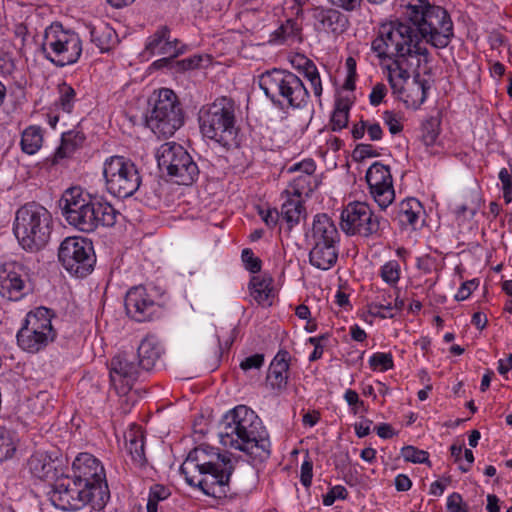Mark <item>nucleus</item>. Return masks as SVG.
Listing matches in <instances>:
<instances>
[{
	"instance_id": "nucleus-15",
	"label": "nucleus",
	"mask_w": 512,
	"mask_h": 512,
	"mask_svg": "<svg viewBox=\"0 0 512 512\" xmlns=\"http://www.w3.org/2000/svg\"><path fill=\"white\" fill-rule=\"evenodd\" d=\"M58 258L71 275L79 278L89 275L96 263L92 242L82 237L65 238L58 249Z\"/></svg>"
},
{
	"instance_id": "nucleus-64",
	"label": "nucleus",
	"mask_w": 512,
	"mask_h": 512,
	"mask_svg": "<svg viewBox=\"0 0 512 512\" xmlns=\"http://www.w3.org/2000/svg\"><path fill=\"white\" fill-rule=\"evenodd\" d=\"M384 120L391 134L395 135L403 130L402 124L396 119L393 112L385 111Z\"/></svg>"
},
{
	"instance_id": "nucleus-12",
	"label": "nucleus",
	"mask_w": 512,
	"mask_h": 512,
	"mask_svg": "<svg viewBox=\"0 0 512 512\" xmlns=\"http://www.w3.org/2000/svg\"><path fill=\"white\" fill-rule=\"evenodd\" d=\"M415 37V29L411 22L399 20L380 25L378 34L371 43V50L380 60L405 58L409 54V43Z\"/></svg>"
},
{
	"instance_id": "nucleus-34",
	"label": "nucleus",
	"mask_w": 512,
	"mask_h": 512,
	"mask_svg": "<svg viewBox=\"0 0 512 512\" xmlns=\"http://www.w3.org/2000/svg\"><path fill=\"white\" fill-rule=\"evenodd\" d=\"M91 42L94 43L101 52L111 50L118 43V36L115 30L107 23L100 22L97 25L90 26Z\"/></svg>"
},
{
	"instance_id": "nucleus-21",
	"label": "nucleus",
	"mask_w": 512,
	"mask_h": 512,
	"mask_svg": "<svg viewBox=\"0 0 512 512\" xmlns=\"http://www.w3.org/2000/svg\"><path fill=\"white\" fill-rule=\"evenodd\" d=\"M314 29L318 32L343 34L350 25L348 16L335 7L316 6L311 9Z\"/></svg>"
},
{
	"instance_id": "nucleus-19",
	"label": "nucleus",
	"mask_w": 512,
	"mask_h": 512,
	"mask_svg": "<svg viewBox=\"0 0 512 512\" xmlns=\"http://www.w3.org/2000/svg\"><path fill=\"white\" fill-rule=\"evenodd\" d=\"M124 306L127 316L140 323L152 321L161 312V305L142 285L134 286L127 291Z\"/></svg>"
},
{
	"instance_id": "nucleus-60",
	"label": "nucleus",
	"mask_w": 512,
	"mask_h": 512,
	"mask_svg": "<svg viewBox=\"0 0 512 512\" xmlns=\"http://www.w3.org/2000/svg\"><path fill=\"white\" fill-rule=\"evenodd\" d=\"M391 294L389 292H384L376 297V300L372 302L369 307L371 309H384L386 311H392L393 305L390 301Z\"/></svg>"
},
{
	"instance_id": "nucleus-13",
	"label": "nucleus",
	"mask_w": 512,
	"mask_h": 512,
	"mask_svg": "<svg viewBox=\"0 0 512 512\" xmlns=\"http://www.w3.org/2000/svg\"><path fill=\"white\" fill-rule=\"evenodd\" d=\"M51 503L64 511H76L89 505L95 511H102L105 506L97 504L93 492L84 488L72 475L61 472L49 492Z\"/></svg>"
},
{
	"instance_id": "nucleus-46",
	"label": "nucleus",
	"mask_w": 512,
	"mask_h": 512,
	"mask_svg": "<svg viewBox=\"0 0 512 512\" xmlns=\"http://www.w3.org/2000/svg\"><path fill=\"white\" fill-rule=\"evenodd\" d=\"M380 276L384 282L394 287L400 279V264L397 260L386 262L380 269Z\"/></svg>"
},
{
	"instance_id": "nucleus-52",
	"label": "nucleus",
	"mask_w": 512,
	"mask_h": 512,
	"mask_svg": "<svg viewBox=\"0 0 512 512\" xmlns=\"http://www.w3.org/2000/svg\"><path fill=\"white\" fill-rule=\"evenodd\" d=\"M264 359V354L256 353L243 359L239 366L245 373L251 370H260L264 365Z\"/></svg>"
},
{
	"instance_id": "nucleus-1",
	"label": "nucleus",
	"mask_w": 512,
	"mask_h": 512,
	"mask_svg": "<svg viewBox=\"0 0 512 512\" xmlns=\"http://www.w3.org/2000/svg\"><path fill=\"white\" fill-rule=\"evenodd\" d=\"M180 471L186 482L199 488L205 495L226 498L233 494L230 488L234 463L231 454L221 453L219 448L200 445L191 450Z\"/></svg>"
},
{
	"instance_id": "nucleus-59",
	"label": "nucleus",
	"mask_w": 512,
	"mask_h": 512,
	"mask_svg": "<svg viewBox=\"0 0 512 512\" xmlns=\"http://www.w3.org/2000/svg\"><path fill=\"white\" fill-rule=\"evenodd\" d=\"M316 170L315 162L312 159H305L289 168V172H302L301 175H313Z\"/></svg>"
},
{
	"instance_id": "nucleus-39",
	"label": "nucleus",
	"mask_w": 512,
	"mask_h": 512,
	"mask_svg": "<svg viewBox=\"0 0 512 512\" xmlns=\"http://www.w3.org/2000/svg\"><path fill=\"white\" fill-rule=\"evenodd\" d=\"M15 433L0 426V462L12 459L17 451Z\"/></svg>"
},
{
	"instance_id": "nucleus-44",
	"label": "nucleus",
	"mask_w": 512,
	"mask_h": 512,
	"mask_svg": "<svg viewBox=\"0 0 512 512\" xmlns=\"http://www.w3.org/2000/svg\"><path fill=\"white\" fill-rule=\"evenodd\" d=\"M349 120V106L337 103L330 119L331 129L333 131H340L345 128Z\"/></svg>"
},
{
	"instance_id": "nucleus-41",
	"label": "nucleus",
	"mask_w": 512,
	"mask_h": 512,
	"mask_svg": "<svg viewBox=\"0 0 512 512\" xmlns=\"http://www.w3.org/2000/svg\"><path fill=\"white\" fill-rule=\"evenodd\" d=\"M441 119L439 116H430L421 125V138L426 146L435 144L440 134Z\"/></svg>"
},
{
	"instance_id": "nucleus-47",
	"label": "nucleus",
	"mask_w": 512,
	"mask_h": 512,
	"mask_svg": "<svg viewBox=\"0 0 512 512\" xmlns=\"http://www.w3.org/2000/svg\"><path fill=\"white\" fill-rule=\"evenodd\" d=\"M401 455L406 462L431 465L429 461V453L425 450L418 449L415 446H404L401 449Z\"/></svg>"
},
{
	"instance_id": "nucleus-42",
	"label": "nucleus",
	"mask_w": 512,
	"mask_h": 512,
	"mask_svg": "<svg viewBox=\"0 0 512 512\" xmlns=\"http://www.w3.org/2000/svg\"><path fill=\"white\" fill-rule=\"evenodd\" d=\"M300 68L303 72L304 77L309 80L314 95L316 97H320L322 95L323 88L319 71L314 62L308 58H304V63Z\"/></svg>"
},
{
	"instance_id": "nucleus-23",
	"label": "nucleus",
	"mask_w": 512,
	"mask_h": 512,
	"mask_svg": "<svg viewBox=\"0 0 512 512\" xmlns=\"http://www.w3.org/2000/svg\"><path fill=\"white\" fill-rule=\"evenodd\" d=\"M55 454L52 452L33 454L28 461L31 473L39 479L56 482L63 472V462Z\"/></svg>"
},
{
	"instance_id": "nucleus-24",
	"label": "nucleus",
	"mask_w": 512,
	"mask_h": 512,
	"mask_svg": "<svg viewBox=\"0 0 512 512\" xmlns=\"http://www.w3.org/2000/svg\"><path fill=\"white\" fill-rule=\"evenodd\" d=\"M178 39L170 40V29L161 26L146 42L145 51L151 55L179 56L185 52V45L179 46Z\"/></svg>"
},
{
	"instance_id": "nucleus-10",
	"label": "nucleus",
	"mask_w": 512,
	"mask_h": 512,
	"mask_svg": "<svg viewBox=\"0 0 512 512\" xmlns=\"http://www.w3.org/2000/svg\"><path fill=\"white\" fill-rule=\"evenodd\" d=\"M146 123L159 137L168 138L184 124V113L175 92L168 88L158 91Z\"/></svg>"
},
{
	"instance_id": "nucleus-37",
	"label": "nucleus",
	"mask_w": 512,
	"mask_h": 512,
	"mask_svg": "<svg viewBox=\"0 0 512 512\" xmlns=\"http://www.w3.org/2000/svg\"><path fill=\"white\" fill-rule=\"evenodd\" d=\"M163 186L159 180H151L142 183L140 189L137 191L142 196V201L145 205L151 208H157L162 199Z\"/></svg>"
},
{
	"instance_id": "nucleus-30",
	"label": "nucleus",
	"mask_w": 512,
	"mask_h": 512,
	"mask_svg": "<svg viewBox=\"0 0 512 512\" xmlns=\"http://www.w3.org/2000/svg\"><path fill=\"white\" fill-rule=\"evenodd\" d=\"M273 278L271 275L264 273L251 277L248 290L250 296L262 306H271L274 297Z\"/></svg>"
},
{
	"instance_id": "nucleus-22",
	"label": "nucleus",
	"mask_w": 512,
	"mask_h": 512,
	"mask_svg": "<svg viewBox=\"0 0 512 512\" xmlns=\"http://www.w3.org/2000/svg\"><path fill=\"white\" fill-rule=\"evenodd\" d=\"M294 73L283 69H271L259 76V87L277 108H282V90L287 86Z\"/></svg>"
},
{
	"instance_id": "nucleus-7",
	"label": "nucleus",
	"mask_w": 512,
	"mask_h": 512,
	"mask_svg": "<svg viewBox=\"0 0 512 512\" xmlns=\"http://www.w3.org/2000/svg\"><path fill=\"white\" fill-rule=\"evenodd\" d=\"M41 51L44 57L57 67L75 64L82 54L79 35L64 29L61 23H52L45 29Z\"/></svg>"
},
{
	"instance_id": "nucleus-57",
	"label": "nucleus",
	"mask_w": 512,
	"mask_h": 512,
	"mask_svg": "<svg viewBox=\"0 0 512 512\" xmlns=\"http://www.w3.org/2000/svg\"><path fill=\"white\" fill-rule=\"evenodd\" d=\"M481 204V198L476 195L475 201L471 206L466 204L459 205L455 208V214L458 218L465 217V214L469 213V218L472 219L476 214Z\"/></svg>"
},
{
	"instance_id": "nucleus-14",
	"label": "nucleus",
	"mask_w": 512,
	"mask_h": 512,
	"mask_svg": "<svg viewBox=\"0 0 512 512\" xmlns=\"http://www.w3.org/2000/svg\"><path fill=\"white\" fill-rule=\"evenodd\" d=\"M72 476L84 488L93 492L95 502L104 506L110 500V491L102 463L90 453H80L72 463Z\"/></svg>"
},
{
	"instance_id": "nucleus-29",
	"label": "nucleus",
	"mask_w": 512,
	"mask_h": 512,
	"mask_svg": "<svg viewBox=\"0 0 512 512\" xmlns=\"http://www.w3.org/2000/svg\"><path fill=\"white\" fill-rule=\"evenodd\" d=\"M311 246L309 262L321 270H329L338 260L339 243H308Z\"/></svg>"
},
{
	"instance_id": "nucleus-8",
	"label": "nucleus",
	"mask_w": 512,
	"mask_h": 512,
	"mask_svg": "<svg viewBox=\"0 0 512 512\" xmlns=\"http://www.w3.org/2000/svg\"><path fill=\"white\" fill-rule=\"evenodd\" d=\"M160 171L178 185L190 186L200 175V168L190 153L176 142L162 144L156 153Z\"/></svg>"
},
{
	"instance_id": "nucleus-32",
	"label": "nucleus",
	"mask_w": 512,
	"mask_h": 512,
	"mask_svg": "<svg viewBox=\"0 0 512 512\" xmlns=\"http://www.w3.org/2000/svg\"><path fill=\"white\" fill-rule=\"evenodd\" d=\"M124 438L132 461L135 465L143 467L147 463L143 431L139 427L131 428L125 433Z\"/></svg>"
},
{
	"instance_id": "nucleus-26",
	"label": "nucleus",
	"mask_w": 512,
	"mask_h": 512,
	"mask_svg": "<svg viewBox=\"0 0 512 512\" xmlns=\"http://www.w3.org/2000/svg\"><path fill=\"white\" fill-rule=\"evenodd\" d=\"M422 212L421 203L416 198L411 197L395 206L391 210L390 216L402 229L416 230Z\"/></svg>"
},
{
	"instance_id": "nucleus-50",
	"label": "nucleus",
	"mask_w": 512,
	"mask_h": 512,
	"mask_svg": "<svg viewBox=\"0 0 512 512\" xmlns=\"http://www.w3.org/2000/svg\"><path fill=\"white\" fill-rule=\"evenodd\" d=\"M241 259L246 270L249 272L257 274L261 271L262 261L260 258L254 256V253L250 248H245L242 250Z\"/></svg>"
},
{
	"instance_id": "nucleus-58",
	"label": "nucleus",
	"mask_w": 512,
	"mask_h": 512,
	"mask_svg": "<svg viewBox=\"0 0 512 512\" xmlns=\"http://www.w3.org/2000/svg\"><path fill=\"white\" fill-rule=\"evenodd\" d=\"M478 284H479V281L477 279L468 280V281L462 283L457 294L455 295V300L463 301V300L467 299L471 295L472 291L474 289H476Z\"/></svg>"
},
{
	"instance_id": "nucleus-61",
	"label": "nucleus",
	"mask_w": 512,
	"mask_h": 512,
	"mask_svg": "<svg viewBox=\"0 0 512 512\" xmlns=\"http://www.w3.org/2000/svg\"><path fill=\"white\" fill-rule=\"evenodd\" d=\"M387 94V88L383 83H377L373 88L369 95V101L372 106H378L383 98Z\"/></svg>"
},
{
	"instance_id": "nucleus-4",
	"label": "nucleus",
	"mask_w": 512,
	"mask_h": 512,
	"mask_svg": "<svg viewBox=\"0 0 512 512\" xmlns=\"http://www.w3.org/2000/svg\"><path fill=\"white\" fill-rule=\"evenodd\" d=\"M408 20L426 44L446 48L454 37L453 21L446 9L429 0H413L407 6Z\"/></svg>"
},
{
	"instance_id": "nucleus-28",
	"label": "nucleus",
	"mask_w": 512,
	"mask_h": 512,
	"mask_svg": "<svg viewBox=\"0 0 512 512\" xmlns=\"http://www.w3.org/2000/svg\"><path fill=\"white\" fill-rule=\"evenodd\" d=\"M282 108L304 109L309 102L310 95L303 81L294 74L287 86L282 90Z\"/></svg>"
},
{
	"instance_id": "nucleus-18",
	"label": "nucleus",
	"mask_w": 512,
	"mask_h": 512,
	"mask_svg": "<svg viewBox=\"0 0 512 512\" xmlns=\"http://www.w3.org/2000/svg\"><path fill=\"white\" fill-rule=\"evenodd\" d=\"M142 374L143 371L133 351L118 353L110 360V382L118 394L129 392Z\"/></svg>"
},
{
	"instance_id": "nucleus-45",
	"label": "nucleus",
	"mask_w": 512,
	"mask_h": 512,
	"mask_svg": "<svg viewBox=\"0 0 512 512\" xmlns=\"http://www.w3.org/2000/svg\"><path fill=\"white\" fill-rule=\"evenodd\" d=\"M170 496V491L167 487L161 484H154L150 487L149 497L147 502V512H157L158 503L167 499Z\"/></svg>"
},
{
	"instance_id": "nucleus-3",
	"label": "nucleus",
	"mask_w": 512,
	"mask_h": 512,
	"mask_svg": "<svg viewBox=\"0 0 512 512\" xmlns=\"http://www.w3.org/2000/svg\"><path fill=\"white\" fill-rule=\"evenodd\" d=\"M59 206L68 224L85 233L94 232L99 226H114L119 215L110 203L90 195L81 187L65 190Z\"/></svg>"
},
{
	"instance_id": "nucleus-17",
	"label": "nucleus",
	"mask_w": 512,
	"mask_h": 512,
	"mask_svg": "<svg viewBox=\"0 0 512 512\" xmlns=\"http://www.w3.org/2000/svg\"><path fill=\"white\" fill-rule=\"evenodd\" d=\"M33 272L21 262H7L0 267V295L8 301H21L34 293Z\"/></svg>"
},
{
	"instance_id": "nucleus-43",
	"label": "nucleus",
	"mask_w": 512,
	"mask_h": 512,
	"mask_svg": "<svg viewBox=\"0 0 512 512\" xmlns=\"http://www.w3.org/2000/svg\"><path fill=\"white\" fill-rule=\"evenodd\" d=\"M59 99L56 102L64 112L70 113L73 109L76 92L71 85L62 82L58 85Z\"/></svg>"
},
{
	"instance_id": "nucleus-53",
	"label": "nucleus",
	"mask_w": 512,
	"mask_h": 512,
	"mask_svg": "<svg viewBox=\"0 0 512 512\" xmlns=\"http://www.w3.org/2000/svg\"><path fill=\"white\" fill-rule=\"evenodd\" d=\"M301 27L294 19H288L284 24L280 26L277 31V35L284 39L294 38L300 34Z\"/></svg>"
},
{
	"instance_id": "nucleus-16",
	"label": "nucleus",
	"mask_w": 512,
	"mask_h": 512,
	"mask_svg": "<svg viewBox=\"0 0 512 512\" xmlns=\"http://www.w3.org/2000/svg\"><path fill=\"white\" fill-rule=\"evenodd\" d=\"M387 221L375 215L365 202H351L341 213L340 226L347 235L369 237L378 234Z\"/></svg>"
},
{
	"instance_id": "nucleus-31",
	"label": "nucleus",
	"mask_w": 512,
	"mask_h": 512,
	"mask_svg": "<svg viewBox=\"0 0 512 512\" xmlns=\"http://www.w3.org/2000/svg\"><path fill=\"white\" fill-rule=\"evenodd\" d=\"M286 198L281 205L280 216L287 225V230L291 231L293 227L299 224L301 218L306 217V209L302 199L290 195V190L282 193V198Z\"/></svg>"
},
{
	"instance_id": "nucleus-6",
	"label": "nucleus",
	"mask_w": 512,
	"mask_h": 512,
	"mask_svg": "<svg viewBox=\"0 0 512 512\" xmlns=\"http://www.w3.org/2000/svg\"><path fill=\"white\" fill-rule=\"evenodd\" d=\"M52 229V215L39 203H26L16 211L13 232L24 250L32 253L42 250L50 240Z\"/></svg>"
},
{
	"instance_id": "nucleus-51",
	"label": "nucleus",
	"mask_w": 512,
	"mask_h": 512,
	"mask_svg": "<svg viewBox=\"0 0 512 512\" xmlns=\"http://www.w3.org/2000/svg\"><path fill=\"white\" fill-rule=\"evenodd\" d=\"M348 497L347 489L342 485H336L323 496V505L332 506L336 499L345 500Z\"/></svg>"
},
{
	"instance_id": "nucleus-35",
	"label": "nucleus",
	"mask_w": 512,
	"mask_h": 512,
	"mask_svg": "<svg viewBox=\"0 0 512 512\" xmlns=\"http://www.w3.org/2000/svg\"><path fill=\"white\" fill-rule=\"evenodd\" d=\"M85 135L81 131L71 130L62 133L61 144L56 149L52 163L58 164L62 159L68 158L76 149L82 146Z\"/></svg>"
},
{
	"instance_id": "nucleus-36",
	"label": "nucleus",
	"mask_w": 512,
	"mask_h": 512,
	"mask_svg": "<svg viewBox=\"0 0 512 512\" xmlns=\"http://www.w3.org/2000/svg\"><path fill=\"white\" fill-rule=\"evenodd\" d=\"M401 58H392V63L385 67L387 80L394 94L401 95L405 91V84L410 78V73L402 67Z\"/></svg>"
},
{
	"instance_id": "nucleus-54",
	"label": "nucleus",
	"mask_w": 512,
	"mask_h": 512,
	"mask_svg": "<svg viewBox=\"0 0 512 512\" xmlns=\"http://www.w3.org/2000/svg\"><path fill=\"white\" fill-rule=\"evenodd\" d=\"M377 156H379V153L370 144H358L352 152L355 161H363L366 158Z\"/></svg>"
},
{
	"instance_id": "nucleus-48",
	"label": "nucleus",
	"mask_w": 512,
	"mask_h": 512,
	"mask_svg": "<svg viewBox=\"0 0 512 512\" xmlns=\"http://www.w3.org/2000/svg\"><path fill=\"white\" fill-rule=\"evenodd\" d=\"M370 367L373 370L387 371L393 368V359L390 353H374L369 360Z\"/></svg>"
},
{
	"instance_id": "nucleus-49",
	"label": "nucleus",
	"mask_w": 512,
	"mask_h": 512,
	"mask_svg": "<svg viewBox=\"0 0 512 512\" xmlns=\"http://www.w3.org/2000/svg\"><path fill=\"white\" fill-rule=\"evenodd\" d=\"M422 40H424L418 31H415V37H413V41L409 43L408 48L410 49L409 54H405V60L414 57V56H422L424 57V61H429V50L421 45Z\"/></svg>"
},
{
	"instance_id": "nucleus-56",
	"label": "nucleus",
	"mask_w": 512,
	"mask_h": 512,
	"mask_svg": "<svg viewBox=\"0 0 512 512\" xmlns=\"http://www.w3.org/2000/svg\"><path fill=\"white\" fill-rule=\"evenodd\" d=\"M313 478V462L307 458L301 465L300 482L306 488H309Z\"/></svg>"
},
{
	"instance_id": "nucleus-11",
	"label": "nucleus",
	"mask_w": 512,
	"mask_h": 512,
	"mask_svg": "<svg viewBox=\"0 0 512 512\" xmlns=\"http://www.w3.org/2000/svg\"><path fill=\"white\" fill-rule=\"evenodd\" d=\"M103 175L107 191L115 197L128 198L140 189L142 176L130 158L118 155L107 158Z\"/></svg>"
},
{
	"instance_id": "nucleus-20",
	"label": "nucleus",
	"mask_w": 512,
	"mask_h": 512,
	"mask_svg": "<svg viewBox=\"0 0 512 512\" xmlns=\"http://www.w3.org/2000/svg\"><path fill=\"white\" fill-rule=\"evenodd\" d=\"M365 178L375 202L381 210H385L395 198L390 167L374 162L368 168Z\"/></svg>"
},
{
	"instance_id": "nucleus-40",
	"label": "nucleus",
	"mask_w": 512,
	"mask_h": 512,
	"mask_svg": "<svg viewBox=\"0 0 512 512\" xmlns=\"http://www.w3.org/2000/svg\"><path fill=\"white\" fill-rule=\"evenodd\" d=\"M41 129L36 126L26 128L21 137V148L27 154L36 153L42 145Z\"/></svg>"
},
{
	"instance_id": "nucleus-55",
	"label": "nucleus",
	"mask_w": 512,
	"mask_h": 512,
	"mask_svg": "<svg viewBox=\"0 0 512 512\" xmlns=\"http://www.w3.org/2000/svg\"><path fill=\"white\" fill-rule=\"evenodd\" d=\"M447 512H468L467 505L463 502L462 496L453 492L447 498Z\"/></svg>"
},
{
	"instance_id": "nucleus-5",
	"label": "nucleus",
	"mask_w": 512,
	"mask_h": 512,
	"mask_svg": "<svg viewBox=\"0 0 512 512\" xmlns=\"http://www.w3.org/2000/svg\"><path fill=\"white\" fill-rule=\"evenodd\" d=\"M235 112L234 100L225 96L203 106L199 111V127L202 135L226 149L238 148L240 129Z\"/></svg>"
},
{
	"instance_id": "nucleus-33",
	"label": "nucleus",
	"mask_w": 512,
	"mask_h": 512,
	"mask_svg": "<svg viewBox=\"0 0 512 512\" xmlns=\"http://www.w3.org/2000/svg\"><path fill=\"white\" fill-rule=\"evenodd\" d=\"M161 353V346L153 339L145 338L141 341L135 354L143 373L153 369L156 362L160 359Z\"/></svg>"
},
{
	"instance_id": "nucleus-25",
	"label": "nucleus",
	"mask_w": 512,
	"mask_h": 512,
	"mask_svg": "<svg viewBox=\"0 0 512 512\" xmlns=\"http://www.w3.org/2000/svg\"><path fill=\"white\" fill-rule=\"evenodd\" d=\"M307 243H339L340 234L333 220L325 213L316 214L306 234Z\"/></svg>"
},
{
	"instance_id": "nucleus-38",
	"label": "nucleus",
	"mask_w": 512,
	"mask_h": 512,
	"mask_svg": "<svg viewBox=\"0 0 512 512\" xmlns=\"http://www.w3.org/2000/svg\"><path fill=\"white\" fill-rule=\"evenodd\" d=\"M318 187V181L313 175H299L290 184V195L301 199L302 195L309 197Z\"/></svg>"
},
{
	"instance_id": "nucleus-63",
	"label": "nucleus",
	"mask_w": 512,
	"mask_h": 512,
	"mask_svg": "<svg viewBox=\"0 0 512 512\" xmlns=\"http://www.w3.org/2000/svg\"><path fill=\"white\" fill-rule=\"evenodd\" d=\"M344 399L346 400L348 405L352 407V412L354 414L358 413L357 406L364 407V402L360 400L358 393L352 389H347L345 391Z\"/></svg>"
},
{
	"instance_id": "nucleus-27",
	"label": "nucleus",
	"mask_w": 512,
	"mask_h": 512,
	"mask_svg": "<svg viewBox=\"0 0 512 512\" xmlns=\"http://www.w3.org/2000/svg\"><path fill=\"white\" fill-rule=\"evenodd\" d=\"M290 353L286 350H279L270 363L266 380L273 390L282 391L288 384V372L290 367Z\"/></svg>"
},
{
	"instance_id": "nucleus-9",
	"label": "nucleus",
	"mask_w": 512,
	"mask_h": 512,
	"mask_svg": "<svg viewBox=\"0 0 512 512\" xmlns=\"http://www.w3.org/2000/svg\"><path fill=\"white\" fill-rule=\"evenodd\" d=\"M54 312L46 307L40 306L29 311L17 332L18 346L28 353H38L57 336L52 326Z\"/></svg>"
},
{
	"instance_id": "nucleus-2",
	"label": "nucleus",
	"mask_w": 512,
	"mask_h": 512,
	"mask_svg": "<svg viewBox=\"0 0 512 512\" xmlns=\"http://www.w3.org/2000/svg\"><path fill=\"white\" fill-rule=\"evenodd\" d=\"M219 433L224 446L235 448L254 459H267L271 443L261 419L249 407L239 405L228 411L221 422Z\"/></svg>"
},
{
	"instance_id": "nucleus-62",
	"label": "nucleus",
	"mask_w": 512,
	"mask_h": 512,
	"mask_svg": "<svg viewBox=\"0 0 512 512\" xmlns=\"http://www.w3.org/2000/svg\"><path fill=\"white\" fill-rule=\"evenodd\" d=\"M329 2L338 8L347 12H353L361 8L362 0H329Z\"/></svg>"
}]
</instances>
